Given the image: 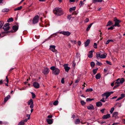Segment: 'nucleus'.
I'll return each mask as SVG.
<instances>
[{
  "label": "nucleus",
  "instance_id": "obj_38",
  "mask_svg": "<svg viewBox=\"0 0 125 125\" xmlns=\"http://www.w3.org/2000/svg\"><path fill=\"white\" fill-rule=\"evenodd\" d=\"M80 103L81 104L83 105H84L86 104L85 102L83 100L81 101Z\"/></svg>",
  "mask_w": 125,
  "mask_h": 125
},
{
  "label": "nucleus",
  "instance_id": "obj_28",
  "mask_svg": "<svg viewBox=\"0 0 125 125\" xmlns=\"http://www.w3.org/2000/svg\"><path fill=\"white\" fill-rule=\"evenodd\" d=\"M32 103H33V102L32 99H31L28 102V104L29 105H30Z\"/></svg>",
  "mask_w": 125,
  "mask_h": 125
},
{
  "label": "nucleus",
  "instance_id": "obj_13",
  "mask_svg": "<svg viewBox=\"0 0 125 125\" xmlns=\"http://www.w3.org/2000/svg\"><path fill=\"white\" fill-rule=\"evenodd\" d=\"M87 108L89 110H92L94 109V108L93 106L91 104H90L87 106Z\"/></svg>",
  "mask_w": 125,
  "mask_h": 125
},
{
  "label": "nucleus",
  "instance_id": "obj_31",
  "mask_svg": "<svg viewBox=\"0 0 125 125\" xmlns=\"http://www.w3.org/2000/svg\"><path fill=\"white\" fill-rule=\"evenodd\" d=\"M119 80H120L119 78H118V79H117L116 80V82H115V84H120V82L119 81Z\"/></svg>",
  "mask_w": 125,
  "mask_h": 125
},
{
  "label": "nucleus",
  "instance_id": "obj_1",
  "mask_svg": "<svg viewBox=\"0 0 125 125\" xmlns=\"http://www.w3.org/2000/svg\"><path fill=\"white\" fill-rule=\"evenodd\" d=\"M54 13L57 15H61L63 14L62 9L59 8H56L53 10Z\"/></svg>",
  "mask_w": 125,
  "mask_h": 125
},
{
  "label": "nucleus",
  "instance_id": "obj_59",
  "mask_svg": "<svg viewBox=\"0 0 125 125\" xmlns=\"http://www.w3.org/2000/svg\"><path fill=\"white\" fill-rule=\"evenodd\" d=\"M125 97V95L124 94H122L121 95V97L122 98V99L123 98H124Z\"/></svg>",
  "mask_w": 125,
  "mask_h": 125
},
{
  "label": "nucleus",
  "instance_id": "obj_34",
  "mask_svg": "<svg viewBox=\"0 0 125 125\" xmlns=\"http://www.w3.org/2000/svg\"><path fill=\"white\" fill-rule=\"evenodd\" d=\"M96 64L97 65H101L102 64V63L98 62L97 60H96Z\"/></svg>",
  "mask_w": 125,
  "mask_h": 125
},
{
  "label": "nucleus",
  "instance_id": "obj_41",
  "mask_svg": "<svg viewBox=\"0 0 125 125\" xmlns=\"http://www.w3.org/2000/svg\"><path fill=\"white\" fill-rule=\"evenodd\" d=\"M93 91V90L92 88H89L86 89V92H91Z\"/></svg>",
  "mask_w": 125,
  "mask_h": 125
},
{
  "label": "nucleus",
  "instance_id": "obj_23",
  "mask_svg": "<svg viewBox=\"0 0 125 125\" xmlns=\"http://www.w3.org/2000/svg\"><path fill=\"white\" fill-rule=\"evenodd\" d=\"M103 0H92V2L95 3L96 2H101Z\"/></svg>",
  "mask_w": 125,
  "mask_h": 125
},
{
  "label": "nucleus",
  "instance_id": "obj_12",
  "mask_svg": "<svg viewBox=\"0 0 125 125\" xmlns=\"http://www.w3.org/2000/svg\"><path fill=\"white\" fill-rule=\"evenodd\" d=\"M88 57L90 58H92L93 56V52L92 51L89 52V54L88 55Z\"/></svg>",
  "mask_w": 125,
  "mask_h": 125
},
{
  "label": "nucleus",
  "instance_id": "obj_3",
  "mask_svg": "<svg viewBox=\"0 0 125 125\" xmlns=\"http://www.w3.org/2000/svg\"><path fill=\"white\" fill-rule=\"evenodd\" d=\"M58 33H59L60 34H62L65 36H69L71 34V33L68 31H62Z\"/></svg>",
  "mask_w": 125,
  "mask_h": 125
},
{
  "label": "nucleus",
  "instance_id": "obj_35",
  "mask_svg": "<svg viewBox=\"0 0 125 125\" xmlns=\"http://www.w3.org/2000/svg\"><path fill=\"white\" fill-rule=\"evenodd\" d=\"M98 70V69L97 68L96 69H94L93 70V72L94 74H95L97 73V71Z\"/></svg>",
  "mask_w": 125,
  "mask_h": 125
},
{
  "label": "nucleus",
  "instance_id": "obj_54",
  "mask_svg": "<svg viewBox=\"0 0 125 125\" xmlns=\"http://www.w3.org/2000/svg\"><path fill=\"white\" fill-rule=\"evenodd\" d=\"M89 21V19L88 18H87L84 21L85 23H87V22H88Z\"/></svg>",
  "mask_w": 125,
  "mask_h": 125
},
{
  "label": "nucleus",
  "instance_id": "obj_36",
  "mask_svg": "<svg viewBox=\"0 0 125 125\" xmlns=\"http://www.w3.org/2000/svg\"><path fill=\"white\" fill-rule=\"evenodd\" d=\"M106 57V56L105 54H102L101 55L100 58H104Z\"/></svg>",
  "mask_w": 125,
  "mask_h": 125
},
{
  "label": "nucleus",
  "instance_id": "obj_60",
  "mask_svg": "<svg viewBox=\"0 0 125 125\" xmlns=\"http://www.w3.org/2000/svg\"><path fill=\"white\" fill-rule=\"evenodd\" d=\"M71 15H68L67 17V19H68L70 20L71 18Z\"/></svg>",
  "mask_w": 125,
  "mask_h": 125
},
{
  "label": "nucleus",
  "instance_id": "obj_17",
  "mask_svg": "<svg viewBox=\"0 0 125 125\" xmlns=\"http://www.w3.org/2000/svg\"><path fill=\"white\" fill-rule=\"evenodd\" d=\"M96 105L97 107H100L102 105V104L101 102H99L96 103Z\"/></svg>",
  "mask_w": 125,
  "mask_h": 125
},
{
  "label": "nucleus",
  "instance_id": "obj_40",
  "mask_svg": "<svg viewBox=\"0 0 125 125\" xmlns=\"http://www.w3.org/2000/svg\"><path fill=\"white\" fill-rule=\"evenodd\" d=\"M112 24V22L110 21H109L107 23V26H108L111 25Z\"/></svg>",
  "mask_w": 125,
  "mask_h": 125
},
{
  "label": "nucleus",
  "instance_id": "obj_58",
  "mask_svg": "<svg viewBox=\"0 0 125 125\" xmlns=\"http://www.w3.org/2000/svg\"><path fill=\"white\" fill-rule=\"evenodd\" d=\"M86 101L87 102H89L91 101V99L90 98H87L86 99Z\"/></svg>",
  "mask_w": 125,
  "mask_h": 125
},
{
  "label": "nucleus",
  "instance_id": "obj_21",
  "mask_svg": "<svg viewBox=\"0 0 125 125\" xmlns=\"http://www.w3.org/2000/svg\"><path fill=\"white\" fill-rule=\"evenodd\" d=\"M118 113L117 112H114L113 114V117H116V116L118 115Z\"/></svg>",
  "mask_w": 125,
  "mask_h": 125
},
{
  "label": "nucleus",
  "instance_id": "obj_7",
  "mask_svg": "<svg viewBox=\"0 0 125 125\" xmlns=\"http://www.w3.org/2000/svg\"><path fill=\"white\" fill-rule=\"evenodd\" d=\"M33 85L34 87L36 88H38L40 87V84L39 83L37 82H34L33 83Z\"/></svg>",
  "mask_w": 125,
  "mask_h": 125
},
{
  "label": "nucleus",
  "instance_id": "obj_20",
  "mask_svg": "<svg viewBox=\"0 0 125 125\" xmlns=\"http://www.w3.org/2000/svg\"><path fill=\"white\" fill-rule=\"evenodd\" d=\"M101 77L100 74L99 73L97 74L95 76V78L97 79H99Z\"/></svg>",
  "mask_w": 125,
  "mask_h": 125
},
{
  "label": "nucleus",
  "instance_id": "obj_33",
  "mask_svg": "<svg viewBox=\"0 0 125 125\" xmlns=\"http://www.w3.org/2000/svg\"><path fill=\"white\" fill-rule=\"evenodd\" d=\"M101 54L99 52H97L96 53V57L97 58H100L101 57Z\"/></svg>",
  "mask_w": 125,
  "mask_h": 125
},
{
  "label": "nucleus",
  "instance_id": "obj_50",
  "mask_svg": "<svg viewBox=\"0 0 125 125\" xmlns=\"http://www.w3.org/2000/svg\"><path fill=\"white\" fill-rule=\"evenodd\" d=\"M31 94H32V98H34L35 97V95L34 93H33V92H31Z\"/></svg>",
  "mask_w": 125,
  "mask_h": 125
},
{
  "label": "nucleus",
  "instance_id": "obj_39",
  "mask_svg": "<svg viewBox=\"0 0 125 125\" xmlns=\"http://www.w3.org/2000/svg\"><path fill=\"white\" fill-rule=\"evenodd\" d=\"M4 23L2 21H0V28H1L3 26Z\"/></svg>",
  "mask_w": 125,
  "mask_h": 125
},
{
  "label": "nucleus",
  "instance_id": "obj_6",
  "mask_svg": "<svg viewBox=\"0 0 125 125\" xmlns=\"http://www.w3.org/2000/svg\"><path fill=\"white\" fill-rule=\"evenodd\" d=\"M55 46L54 45H50V49L53 52L56 51L55 49Z\"/></svg>",
  "mask_w": 125,
  "mask_h": 125
},
{
  "label": "nucleus",
  "instance_id": "obj_32",
  "mask_svg": "<svg viewBox=\"0 0 125 125\" xmlns=\"http://www.w3.org/2000/svg\"><path fill=\"white\" fill-rule=\"evenodd\" d=\"M9 10V9H8L5 8L2 9V11L3 12H7Z\"/></svg>",
  "mask_w": 125,
  "mask_h": 125
},
{
  "label": "nucleus",
  "instance_id": "obj_63",
  "mask_svg": "<svg viewBox=\"0 0 125 125\" xmlns=\"http://www.w3.org/2000/svg\"><path fill=\"white\" fill-rule=\"evenodd\" d=\"M6 81L7 82V83H9V80L8 78V76H7L6 77Z\"/></svg>",
  "mask_w": 125,
  "mask_h": 125
},
{
  "label": "nucleus",
  "instance_id": "obj_52",
  "mask_svg": "<svg viewBox=\"0 0 125 125\" xmlns=\"http://www.w3.org/2000/svg\"><path fill=\"white\" fill-rule=\"evenodd\" d=\"M30 105V107L31 109L32 108H33L34 106L33 103L31 104Z\"/></svg>",
  "mask_w": 125,
  "mask_h": 125
},
{
  "label": "nucleus",
  "instance_id": "obj_47",
  "mask_svg": "<svg viewBox=\"0 0 125 125\" xmlns=\"http://www.w3.org/2000/svg\"><path fill=\"white\" fill-rule=\"evenodd\" d=\"M110 42H113V41L111 40H109L107 41L106 43V44H108Z\"/></svg>",
  "mask_w": 125,
  "mask_h": 125
},
{
  "label": "nucleus",
  "instance_id": "obj_9",
  "mask_svg": "<svg viewBox=\"0 0 125 125\" xmlns=\"http://www.w3.org/2000/svg\"><path fill=\"white\" fill-rule=\"evenodd\" d=\"M76 58L75 59L77 61H78V62H79L80 60V53H77L76 54Z\"/></svg>",
  "mask_w": 125,
  "mask_h": 125
},
{
  "label": "nucleus",
  "instance_id": "obj_16",
  "mask_svg": "<svg viewBox=\"0 0 125 125\" xmlns=\"http://www.w3.org/2000/svg\"><path fill=\"white\" fill-rule=\"evenodd\" d=\"M90 40L88 39L86 41L85 43V47L87 46L90 43Z\"/></svg>",
  "mask_w": 125,
  "mask_h": 125
},
{
  "label": "nucleus",
  "instance_id": "obj_25",
  "mask_svg": "<svg viewBox=\"0 0 125 125\" xmlns=\"http://www.w3.org/2000/svg\"><path fill=\"white\" fill-rule=\"evenodd\" d=\"M103 95L106 96H107V97H109L110 95L108 92L105 93L103 94Z\"/></svg>",
  "mask_w": 125,
  "mask_h": 125
},
{
  "label": "nucleus",
  "instance_id": "obj_53",
  "mask_svg": "<svg viewBox=\"0 0 125 125\" xmlns=\"http://www.w3.org/2000/svg\"><path fill=\"white\" fill-rule=\"evenodd\" d=\"M64 78H63L61 80V82L63 84L64 83Z\"/></svg>",
  "mask_w": 125,
  "mask_h": 125
},
{
  "label": "nucleus",
  "instance_id": "obj_42",
  "mask_svg": "<svg viewBox=\"0 0 125 125\" xmlns=\"http://www.w3.org/2000/svg\"><path fill=\"white\" fill-rule=\"evenodd\" d=\"M114 108L113 107L111 108V110L110 111V112L111 114H112L113 113L114 111Z\"/></svg>",
  "mask_w": 125,
  "mask_h": 125
},
{
  "label": "nucleus",
  "instance_id": "obj_30",
  "mask_svg": "<svg viewBox=\"0 0 125 125\" xmlns=\"http://www.w3.org/2000/svg\"><path fill=\"white\" fill-rule=\"evenodd\" d=\"M22 7V6H20L19 7H17L15 9H14V10L15 11H16L17 10H20L21 9Z\"/></svg>",
  "mask_w": 125,
  "mask_h": 125
},
{
  "label": "nucleus",
  "instance_id": "obj_4",
  "mask_svg": "<svg viewBox=\"0 0 125 125\" xmlns=\"http://www.w3.org/2000/svg\"><path fill=\"white\" fill-rule=\"evenodd\" d=\"M39 19V17L37 15L35 16L33 18V24H35L38 22Z\"/></svg>",
  "mask_w": 125,
  "mask_h": 125
},
{
  "label": "nucleus",
  "instance_id": "obj_19",
  "mask_svg": "<svg viewBox=\"0 0 125 125\" xmlns=\"http://www.w3.org/2000/svg\"><path fill=\"white\" fill-rule=\"evenodd\" d=\"M18 27L17 26L14 25L12 27V29L15 31H16L18 29Z\"/></svg>",
  "mask_w": 125,
  "mask_h": 125
},
{
  "label": "nucleus",
  "instance_id": "obj_57",
  "mask_svg": "<svg viewBox=\"0 0 125 125\" xmlns=\"http://www.w3.org/2000/svg\"><path fill=\"white\" fill-rule=\"evenodd\" d=\"M113 28H113V27L111 26L110 27L108 28V30H112L113 29Z\"/></svg>",
  "mask_w": 125,
  "mask_h": 125
},
{
  "label": "nucleus",
  "instance_id": "obj_18",
  "mask_svg": "<svg viewBox=\"0 0 125 125\" xmlns=\"http://www.w3.org/2000/svg\"><path fill=\"white\" fill-rule=\"evenodd\" d=\"M10 95H8L7 97H5L4 99V102H6L10 98Z\"/></svg>",
  "mask_w": 125,
  "mask_h": 125
},
{
  "label": "nucleus",
  "instance_id": "obj_49",
  "mask_svg": "<svg viewBox=\"0 0 125 125\" xmlns=\"http://www.w3.org/2000/svg\"><path fill=\"white\" fill-rule=\"evenodd\" d=\"M84 3H83V2L82 1H80L79 5H80V6H81L83 5H84Z\"/></svg>",
  "mask_w": 125,
  "mask_h": 125
},
{
  "label": "nucleus",
  "instance_id": "obj_43",
  "mask_svg": "<svg viewBox=\"0 0 125 125\" xmlns=\"http://www.w3.org/2000/svg\"><path fill=\"white\" fill-rule=\"evenodd\" d=\"M24 123L23 121H21L19 123L18 125H23Z\"/></svg>",
  "mask_w": 125,
  "mask_h": 125
},
{
  "label": "nucleus",
  "instance_id": "obj_37",
  "mask_svg": "<svg viewBox=\"0 0 125 125\" xmlns=\"http://www.w3.org/2000/svg\"><path fill=\"white\" fill-rule=\"evenodd\" d=\"M13 21V19L12 18H9V19L7 20V21L8 22H10L12 21Z\"/></svg>",
  "mask_w": 125,
  "mask_h": 125
},
{
  "label": "nucleus",
  "instance_id": "obj_15",
  "mask_svg": "<svg viewBox=\"0 0 125 125\" xmlns=\"http://www.w3.org/2000/svg\"><path fill=\"white\" fill-rule=\"evenodd\" d=\"M52 119H47V121L48 124H51L52 123Z\"/></svg>",
  "mask_w": 125,
  "mask_h": 125
},
{
  "label": "nucleus",
  "instance_id": "obj_56",
  "mask_svg": "<svg viewBox=\"0 0 125 125\" xmlns=\"http://www.w3.org/2000/svg\"><path fill=\"white\" fill-rule=\"evenodd\" d=\"M80 81V79L79 78H78L77 79L75 80V83H78L79 81Z\"/></svg>",
  "mask_w": 125,
  "mask_h": 125
},
{
  "label": "nucleus",
  "instance_id": "obj_44",
  "mask_svg": "<svg viewBox=\"0 0 125 125\" xmlns=\"http://www.w3.org/2000/svg\"><path fill=\"white\" fill-rule=\"evenodd\" d=\"M58 101H56L53 103V104L55 105H56L58 104Z\"/></svg>",
  "mask_w": 125,
  "mask_h": 125
},
{
  "label": "nucleus",
  "instance_id": "obj_2",
  "mask_svg": "<svg viewBox=\"0 0 125 125\" xmlns=\"http://www.w3.org/2000/svg\"><path fill=\"white\" fill-rule=\"evenodd\" d=\"M50 69L52 70V73L55 75H58L60 72V70L54 66H52L50 67Z\"/></svg>",
  "mask_w": 125,
  "mask_h": 125
},
{
  "label": "nucleus",
  "instance_id": "obj_22",
  "mask_svg": "<svg viewBox=\"0 0 125 125\" xmlns=\"http://www.w3.org/2000/svg\"><path fill=\"white\" fill-rule=\"evenodd\" d=\"M76 7H73L72 8H70L69 9V11L70 12H71L73 11L74 10H75Z\"/></svg>",
  "mask_w": 125,
  "mask_h": 125
},
{
  "label": "nucleus",
  "instance_id": "obj_29",
  "mask_svg": "<svg viewBox=\"0 0 125 125\" xmlns=\"http://www.w3.org/2000/svg\"><path fill=\"white\" fill-rule=\"evenodd\" d=\"M120 83H122L125 81L124 79L123 78H121L120 80H119Z\"/></svg>",
  "mask_w": 125,
  "mask_h": 125
},
{
  "label": "nucleus",
  "instance_id": "obj_11",
  "mask_svg": "<svg viewBox=\"0 0 125 125\" xmlns=\"http://www.w3.org/2000/svg\"><path fill=\"white\" fill-rule=\"evenodd\" d=\"M63 66L65 71L67 72H68L70 69V68L67 66L66 64L64 65Z\"/></svg>",
  "mask_w": 125,
  "mask_h": 125
},
{
  "label": "nucleus",
  "instance_id": "obj_26",
  "mask_svg": "<svg viewBox=\"0 0 125 125\" xmlns=\"http://www.w3.org/2000/svg\"><path fill=\"white\" fill-rule=\"evenodd\" d=\"M80 122V120L79 119H76L75 121V123L76 124H79Z\"/></svg>",
  "mask_w": 125,
  "mask_h": 125
},
{
  "label": "nucleus",
  "instance_id": "obj_5",
  "mask_svg": "<svg viewBox=\"0 0 125 125\" xmlns=\"http://www.w3.org/2000/svg\"><path fill=\"white\" fill-rule=\"evenodd\" d=\"M10 24L8 23H7L5 24L4 25L3 27V29L4 31H7L9 30L10 28L9 25Z\"/></svg>",
  "mask_w": 125,
  "mask_h": 125
},
{
  "label": "nucleus",
  "instance_id": "obj_61",
  "mask_svg": "<svg viewBox=\"0 0 125 125\" xmlns=\"http://www.w3.org/2000/svg\"><path fill=\"white\" fill-rule=\"evenodd\" d=\"M105 110V109H102L101 110V111L102 112V113H104V111Z\"/></svg>",
  "mask_w": 125,
  "mask_h": 125
},
{
  "label": "nucleus",
  "instance_id": "obj_10",
  "mask_svg": "<svg viewBox=\"0 0 125 125\" xmlns=\"http://www.w3.org/2000/svg\"><path fill=\"white\" fill-rule=\"evenodd\" d=\"M120 21L118 20H115V25L113 26H117L118 27H120V26L119 24V23H120Z\"/></svg>",
  "mask_w": 125,
  "mask_h": 125
},
{
  "label": "nucleus",
  "instance_id": "obj_45",
  "mask_svg": "<svg viewBox=\"0 0 125 125\" xmlns=\"http://www.w3.org/2000/svg\"><path fill=\"white\" fill-rule=\"evenodd\" d=\"M94 48L96 49L97 48V44L95 43H94Z\"/></svg>",
  "mask_w": 125,
  "mask_h": 125
},
{
  "label": "nucleus",
  "instance_id": "obj_64",
  "mask_svg": "<svg viewBox=\"0 0 125 125\" xmlns=\"http://www.w3.org/2000/svg\"><path fill=\"white\" fill-rule=\"evenodd\" d=\"M78 44L80 46L81 44V42L80 41H79L78 42Z\"/></svg>",
  "mask_w": 125,
  "mask_h": 125
},
{
  "label": "nucleus",
  "instance_id": "obj_62",
  "mask_svg": "<svg viewBox=\"0 0 125 125\" xmlns=\"http://www.w3.org/2000/svg\"><path fill=\"white\" fill-rule=\"evenodd\" d=\"M47 117L49 118H51L52 117V115H49Z\"/></svg>",
  "mask_w": 125,
  "mask_h": 125
},
{
  "label": "nucleus",
  "instance_id": "obj_27",
  "mask_svg": "<svg viewBox=\"0 0 125 125\" xmlns=\"http://www.w3.org/2000/svg\"><path fill=\"white\" fill-rule=\"evenodd\" d=\"M70 42H71V43L73 44H76V43L77 41L75 40H71L70 41Z\"/></svg>",
  "mask_w": 125,
  "mask_h": 125
},
{
  "label": "nucleus",
  "instance_id": "obj_46",
  "mask_svg": "<svg viewBox=\"0 0 125 125\" xmlns=\"http://www.w3.org/2000/svg\"><path fill=\"white\" fill-rule=\"evenodd\" d=\"M95 64L94 62H92L91 63V65L92 67H93L94 66Z\"/></svg>",
  "mask_w": 125,
  "mask_h": 125
},
{
  "label": "nucleus",
  "instance_id": "obj_24",
  "mask_svg": "<svg viewBox=\"0 0 125 125\" xmlns=\"http://www.w3.org/2000/svg\"><path fill=\"white\" fill-rule=\"evenodd\" d=\"M93 23H91L87 27V28L86 29V30L87 31H88L90 30L91 27L92 26V25L93 24Z\"/></svg>",
  "mask_w": 125,
  "mask_h": 125
},
{
  "label": "nucleus",
  "instance_id": "obj_48",
  "mask_svg": "<svg viewBox=\"0 0 125 125\" xmlns=\"http://www.w3.org/2000/svg\"><path fill=\"white\" fill-rule=\"evenodd\" d=\"M77 61L76 60V59H75L73 61V64H72L73 66L74 67H75V66L76 65V63H74V61Z\"/></svg>",
  "mask_w": 125,
  "mask_h": 125
},
{
  "label": "nucleus",
  "instance_id": "obj_51",
  "mask_svg": "<svg viewBox=\"0 0 125 125\" xmlns=\"http://www.w3.org/2000/svg\"><path fill=\"white\" fill-rule=\"evenodd\" d=\"M106 62L108 64H109V65H112V64H111V62L109 61H106Z\"/></svg>",
  "mask_w": 125,
  "mask_h": 125
},
{
  "label": "nucleus",
  "instance_id": "obj_14",
  "mask_svg": "<svg viewBox=\"0 0 125 125\" xmlns=\"http://www.w3.org/2000/svg\"><path fill=\"white\" fill-rule=\"evenodd\" d=\"M110 115L109 114H108L105 115H104L103 116L102 118L104 119H107L110 118Z\"/></svg>",
  "mask_w": 125,
  "mask_h": 125
},
{
  "label": "nucleus",
  "instance_id": "obj_55",
  "mask_svg": "<svg viewBox=\"0 0 125 125\" xmlns=\"http://www.w3.org/2000/svg\"><path fill=\"white\" fill-rule=\"evenodd\" d=\"M104 98H102V99H101L100 100V101L101 102H104L105 101L104 100Z\"/></svg>",
  "mask_w": 125,
  "mask_h": 125
},
{
  "label": "nucleus",
  "instance_id": "obj_8",
  "mask_svg": "<svg viewBox=\"0 0 125 125\" xmlns=\"http://www.w3.org/2000/svg\"><path fill=\"white\" fill-rule=\"evenodd\" d=\"M49 69L46 68L42 71V73L44 74H46L49 73Z\"/></svg>",
  "mask_w": 125,
  "mask_h": 125
}]
</instances>
